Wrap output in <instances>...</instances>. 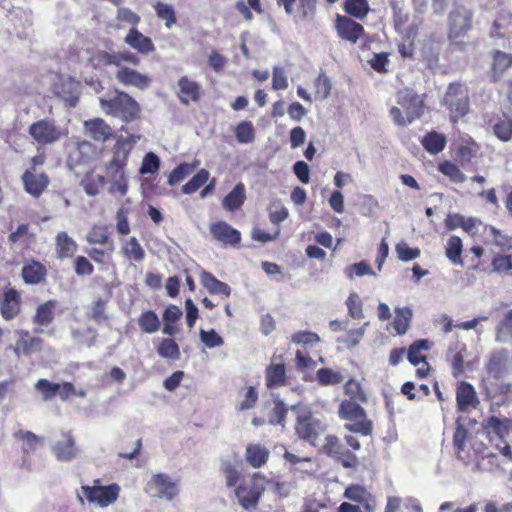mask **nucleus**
<instances>
[{
  "instance_id": "e2e57ef3",
  "label": "nucleus",
  "mask_w": 512,
  "mask_h": 512,
  "mask_svg": "<svg viewBox=\"0 0 512 512\" xmlns=\"http://www.w3.org/2000/svg\"><path fill=\"white\" fill-rule=\"evenodd\" d=\"M90 62L92 63V65L94 67L106 66V65L112 64V65H115L116 68H118V66L120 65L115 58V54H110L105 51L96 52L90 58Z\"/></svg>"
},
{
  "instance_id": "4c0bfd02",
  "label": "nucleus",
  "mask_w": 512,
  "mask_h": 512,
  "mask_svg": "<svg viewBox=\"0 0 512 512\" xmlns=\"http://www.w3.org/2000/svg\"><path fill=\"white\" fill-rule=\"evenodd\" d=\"M160 324L159 317L153 311L143 312L138 319L139 327L143 332L148 334L157 332L160 328Z\"/></svg>"
},
{
  "instance_id": "dca6fc26",
  "label": "nucleus",
  "mask_w": 512,
  "mask_h": 512,
  "mask_svg": "<svg viewBox=\"0 0 512 512\" xmlns=\"http://www.w3.org/2000/svg\"><path fill=\"white\" fill-rule=\"evenodd\" d=\"M21 295L15 289L6 290L0 300V312L4 319L12 320L20 312Z\"/></svg>"
},
{
  "instance_id": "473e14b6",
  "label": "nucleus",
  "mask_w": 512,
  "mask_h": 512,
  "mask_svg": "<svg viewBox=\"0 0 512 512\" xmlns=\"http://www.w3.org/2000/svg\"><path fill=\"white\" fill-rule=\"evenodd\" d=\"M14 438L22 442V450L24 453L34 452L44 443L42 437H39L30 431L19 430L14 433Z\"/></svg>"
},
{
  "instance_id": "20e7f679",
  "label": "nucleus",
  "mask_w": 512,
  "mask_h": 512,
  "mask_svg": "<svg viewBox=\"0 0 512 512\" xmlns=\"http://www.w3.org/2000/svg\"><path fill=\"white\" fill-rule=\"evenodd\" d=\"M295 415V432L304 440L315 445L316 439L325 431V425L312 414L307 405L298 404L291 406Z\"/></svg>"
},
{
  "instance_id": "ea45409f",
  "label": "nucleus",
  "mask_w": 512,
  "mask_h": 512,
  "mask_svg": "<svg viewBox=\"0 0 512 512\" xmlns=\"http://www.w3.org/2000/svg\"><path fill=\"white\" fill-rule=\"evenodd\" d=\"M395 312L394 328L398 334H405L412 319V310L408 307H402L396 308Z\"/></svg>"
},
{
  "instance_id": "ddd939ff",
  "label": "nucleus",
  "mask_w": 512,
  "mask_h": 512,
  "mask_svg": "<svg viewBox=\"0 0 512 512\" xmlns=\"http://www.w3.org/2000/svg\"><path fill=\"white\" fill-rule=\"evenodd\" d=\"M280 6H283L288 15L294 17L296 21L311 18L316 9L315 0H277Z\"/></svg>"
},
{
  "instance_id": "5701e85b",
  "label": "nucleus",
  "mask_w": 512,
  "mask_h": 512,
  "mask_svg": "<svg viewBox=\"0 0 512 512\" xmlns=\"http://www.w3.org/2000/svg\"><path fill=\"white\" fill-rule=\"evenodd\" d=\"M124 42L141 54H149L155 50L152 40L143 35L136 28H131L124 38Z\"/></svg>"
},
{
  "instance_id": "39448f33",
  "label": "nucleus",
  "mask_w": 512,
  "mask_h": 512,
  "mask_svg": "<svg viewBox=\"0 0 512 512\" xmlns=\"http://www.w3.org/2000/svg\"><path fill=\"white\" fill-rule=\"evenodd\" d=\"M444 106L449 110L450 119L456 122L469 112V94L465 85L452 83L443 98Z\"/></svg>"
},
{
  "instance_id": "2f4dec72",
  "label": "nucleus",
  "mask_w": 512,
  "mask_h": 512,
  "mask_svg": "<svg viewBox=\"0 0 512 512\" xmlns=\"http://www.w3.org/2000/svg\"><path fill=\"white\" fill-rule=\"evenodd\" d=\"M246 199L243 183H238L233 190L223 199L222 205L228 211L239 209Z\"/></svg>"
},
{
  "instance_id": "2eb2a0df",
  "label": "nucleus",
  "mask_w": 512,
  "mask_h": 512,
  "mask_svg": "<svg viewBox=\"0 0 512 512\" xmlns=\"http://www.w3.org/2000/svg\"><path fill=\"white\" fill-rule=\"evenodd\" d=\"M25 191L38 198L49 185V178L43 172H38L35 167L26 170L22 175Z\"/></svg>"
},
{
  "instance_id": "c9c22d12",
  "label": "nucleus",
  "mask_w": 512,
  "mask_h": 512,
  "mask_svg": "<svg viewBox=\"0 0 512 512\" xmlns=\"http://www.w3.org/2000/svg\"><path fill=\"white\" fill-rule=\"evenodd\" d=\"M495 340L498 343H512V309L505 314L499 323Z\"/></svg>"
},
{
  "instance_id": "393cba45",
  "label": "nucleus",
  "mask_w": 512,
  "mask_h": 512,
  "mask_svg": "<svg viewBox=\"0 0 512 512\" xmlns=\"http://www.w3.org/2000/svg\"><path fill=\"white\" fill-rule=\"evenodd\" d=\"M89 244H98L107 246L109 252L115 249L114 242L110 238L109 228L105 225H93L86 235Z\"/></svg>"
},
{
  "instance_id": "c756f323",
  "label": "nucleus",
  "mask_w": 512,
  "mask_h": 512,
  "mask_svg": "<svg viewBox=\"0 0 512 512\" xmlns=\"http://www.w3.org/2000/svg\"><path fill=\"white\" fill-rule=\"evenodd\" d=\"M201 284L211 293V294H222L225 297H229L231 293L230 287L215 278L212 274L208 272H202L200 278Z\"/></svg>"
},
{
  "instance_id": "e433bc0d",
  "label": "nucleus",
  "mask_w": 512,
  "mask_h": 512,
  "mask_svg": "<svg viewBox=\"0 0 512 512\" xmlns=\"http://www.w3.org/2000/svg\"><path fill=\"white\" fill-rule=\"evenodd\" d=\"M104 184V176L95 174L93 172L87 173L81 180V186L83 187L84 191L90 196L97 195L100 189L104 186Z\"/></svg>"
},
{
  "instance_id": "9d476101",
  "label": "nucleus",
  "mask_w": 512,
  "mask_h": 512,
  "mask_svg": "<svg viewBox=\"0 0 512 512\" xmlns=\"http://www.w3.org/2000/svg\"><path fill=\"white\" fill-rule=\"evenodd\" d=\"M472 12L463 6H456L449 13V37L451 40L463 38L472 28Z\"/></svg>"
},
{
  "instance_id": "c03bdc74",
  "label": "nucleus",
  "mask_w": 512,
  "mask_h": 512,
  "mask_svg": "<svg viewBox=\"0 0 512 512\" xmlns=\"http://www.w3.org/2000/svg\"><path fill=\"white\" fill-rule=\"evenodd\" d=\"M445 143V137L436 132H431L427 134L422 140L423 146L431 154H437L440 151H442L445 146Z\"/></svg>"
},
{
  "instance_id": "b1692460",
  "label": "nucleus",
  "mask_w": 512,
  "mask_h": 512,
  "mask_svg": "<svg viewBox=\"0 0 512 512\" xmlns=\"http://www.w3.org/2000/svg\"><path fill=\"white\" fill-rule=\"evenodd\" d=\"M270 451L260 444L250 443L245 450V460L253 468L264 466L269 459Z\"/></svg>"
},
{
  "instance_id": "a18cd8bd",
  "label": "nucleus",
  "mask_w": 512,
  "mask_h": 512,
  "mask_svg": "<svg viewBox=\"0 0 512 512\" xmlns=\"http://www.w3.org/2000/svg\"><path fill=\"white\" fill-rule=\"evenodd\" d=\"M123 254L130 260L141 261L145 257V252L135 237H131L122 246Z\"/></svg>"
},
{
  "instance_id": "69168bd1",
  "label": "nucleus",
  "mask_w": 512,
  "mask_h": 512,
  "mask_svg": "<svg viewBox=\"0 0 512 512\" xmlns=\"http://www.w3.org/2000/svg\"><path fill=\"white\" fill-rule=\"evenodd\" d=\"M200 339L207 348L219 347L224 343L223 338L213 329L210 331L202 329L200 331Z\"/></svg>"
},
{
  "instance_id": "bb28decb",
  "label": "nucleus",
  "mask_w": 512,
  "mask_h": 512,
  "mask_svg": "<svg viewBox=\"0 0 512 512\" xmlns=\"http://www.w3.org/2000/svg\"><path fill=\"white\" fill-rule=\"evenodd\" d=\"M179 99L182 103L187 104L190 101H197L200 97L201 86L186 76L178 80Z\"/></svg>"
},
{
  "instance_id": "423d86ee",
  "label": "nucleus",
  "mask_w": 512,
  "mask_h": 512,
  "mask_svg": "<svg viewBox=\"0 0 512 512\" xmlns=\"http://www.w3.org/2000/svg\"><path fill=\"white\" fill-rule=\"evenodd\" d=\"M266 484V477L260 473H254L251 479L242 482L235 490L241 507L245 510L255 509Z\"/></svg>"
},
{
  "instance_id": "1a4fd4ad",
  "label": "nucleus",
  "mask_w": 512,
  "mask_h": 512,
  "mask_svg": "<svg viewBox=\"0 0 512 512\" xmlns=\"http://www.w3.org/2000/svg\"><path fill=\"white\" fill-rule=\"evenodd\" d=\"M28 132L41 145L53 144L64 136L63 131L53 121L47 119H41L31 124Z\"/></svg>"
},
{
  "instance_id": "338daca9",
  "label": "nucleus",
  "mask_w": 512,
  "mask_h": 512,
  "mask_svg": "<svg viewBox=\"0 0 512 512\" xmlns=\"http://www.w3.org/2000/svg\"><path fill=\"white\" fill-rule=\"evenodd\" d=\"M349 314L354 319L363 317L362 302L356 293H351L346 301Z\"/></svg>"
},
{
  "instance_id": "680f3d73",
  "label": "nucleus",
  "mask_w": 512,
  "mask_h": 512,
  "mask_svg": "<svg viewBox=\"0 0 512 512\" xmlns=\"http://www.w3.org/2000/svg\"><path fill=\"white\" fill-rule=\"evenodd\" d=\"M395 250L399 260L403 262L416 259L420 255V250L418 248H410L404 241L399 242L396 245Z\"/></svg>"
},
{
  "instance_id": "4be33fe9",
  "label": "nucleus",
  "mask_w": 512,
  "mask_h": 512,
  "mask_svg": "<svg viewBox=\"0 0 512 512\" xmlns=\"http://www.w3.org/2000/svg\"><path fill=\"white\" fill-rule=\"evenodd\" d=\"M456 400L458 409L462 412H468L471 409L476 408L478 404L474 388L466 382H461L458 386Z\"/></svg>"
},
{
  "instance_id": "a211bd4d",
  "label": "nucleus",
  "mask_w": 512,
  "mask_h": 512,
  "mask_svg": "<svg viewBox=\"0 0 512 512\" xmlns=\"http://www.w3.org/2000/svg\"><path fill=\"white\" fill-rule=\"evenodd\" d=\"M52 451L57 460L62 462H70L78 455L75 440L70 433L63 434L62 440L57 441L53 445Z\"/></svg>"
},
{
  "instance_id": "f3484780",
  "label": "nucleus",
  "mask_w": 512,
  "mask_h": 512,
  "mask_svg": "<svg viewBox=\"0 0 512 512\" xmlns=\"http://www.w3.org/2000/svg\"><path fill=\"white\" fill-rule=\"evenodd\" d=\"M210 233L216 240L226 245H236L241 240L240 232L224 221L212 224Z\"/></svg>"
},
{
  "instance_id": "72a5a7b5",
  "label": "nucleus",
  "mask_w": 512,
  "mask_h": 512,
  "mask_svg": "<svg viewBox=\"0 0 512 512\" xmlns=\"http://www.w3.org/2000/svg\"><path fill=\"white\" fill-rule=\"evenodd\" d=\"M512 66V54L500 50L493 53V78L496 81L506 70Z\"/></svg>"
},
{
  "instance_id": "9b49d317",
  "label": "nucleus",
  "mask_w": 512,
  "mask_h": 512,
  "mask_svg": "<svg viewBox=\"0 0 512 512\" xmlns=\"http://www.w3.org/2000/svg\"><path fill=\"white\" fill-rule=\"evenodd\" d=\"M115 79L126 87H135L139 90H146L151 85L149 75L141 73L127 65H119L115 72Z\"/></svg>"
},
{
  "instance_id": "7ed1b4c3",
  "label": "nucleus",
  "mask_w": 512,
  "mask_h": 512,
  "mask_svg": "<svg viewBox=\"0 0 512 512\" xmlns=\"http://www.w3.org/2000/svg\"><path fill=\"white\" fill-rule=\"evenodd\" d=\"M80 492L77 498L81 504L85 498L90 505L105 509L118 500L121 487L117 483L102 485L100 479H95L91 485H82Z\"/></svg>"
},
{
  "instance_id": "49530a36",
  "label": "nucleus",
  "mask_w": 512,
  "mask_h": 512,
  "mask_svg": "<svg viewBox=\"0 0 512 512\" xmlns=\"http://www.w3.org/2000/svg\"><path fill=\"white\" fill-rule=\"evenodd\" d=\"M153 7L157 16L165 21L166 28L170 29L176 23L175 11L171 5L157 1Z\"/></svg>"
},
{
  "instance_id": "7c9ffc66",
  "label": "nucleus",
  "mask_w": 512,
  "mask_h": 512,
  "mask_svg": "<svg viewBox=\"0 0 512 512\" xmlns=\"http://www.w3.org/2000/svg\"><path fill=\"white\" fill-rule=\"evenodd\" d=\"M46 276V268L39 262L32 261L22 269V277L27 284H38Z\"/></svg>"
},
{
  "instance_id": "cd10ccee",
  "label": "nucleus",
  "mask_w": 512,
  "mask_h": 512,
  "mask_svg": "<svg viewBox=\"0 0 512 512\" xmlns=\"http://www.w3.org/2000/svg\"><path fill=\"white\" fill-rule=\"evenodd\" d=\"M265 381L268 388H276L286 384V371L282 362H272L265 372Z\"/></svg>"
},
{
  "instance_id": "8fccbe9b",
  "label": "nucleus",
  "mask_w": 512,
  "mask_h": 512,
  "mask_svg": "<svg viewBox=\"0 0 512 512\" xmlns=\"http://www.w3.org/2000/svg\"><path fill=\"white\" fill-rule=\"evenodd\" d=\"M139 139L140 136L136 135H132L130 137H120L114 146L113 153L117 155L119 154V156H123V158L128 159L131 150Z\"/></svg>"
},
{
  "instance_id": "13d9d810",
  "label": "nucleus",
  "mask_w": 512,
  "mask_h": 512,
  "mask_svg": "<svg viewBox=\"0 0 512 512\" xmlns=\"http://www.w3.org/2000/svg\"><path fill=\"white\" fill-rule=\"evenodd\" d=\"M344 428L350 432L368 436L371 433L372 424L367 418L355 419L354 421H350V423H346Z\"/></svg>"
},
{
  "instance_id": "0e129e2a",
  "label": "nucleus",
  "mask_w": 512,
  "mask_h": 512,
  "mask_svg": "<svg viewBox=\"0 0 512 512\" xmlns=\"http://www.w3.org/2000/svg\"><path fill=\"white\" fill-rule=\"evenodd\" d=\"M331 91L330 79L325 74H319L315 80L316 96L320 99H326Z\"/></svg>"
},
{
  "instance_id": "a19ab883",
  "label": "nucleus",
  "mask_w": 512,
  "mask_h": 512,
  "mask_svg": "<svg viewBox=\"0 0 512 512\" xmlns=\"http://www.w3.org/2000/svg\"><path fill=\"white\" fill-rule=\"evenodd\" d=\"M235 136L239 143L249 144L255 140V130L252 122L244 120L241 121L235 129Z\"/></svg>"
},
{
  "instance_id": "a878e982",
  "label": "nucleus",
  "mask_w": 512,
  "mask_h": 512,
  "mask_svg": "<svg viewBox=\"0 0 512 512\" xmlns=\"http://www.w3.org/2000/svg\"><path fill=\"white\" fill-rule=\"evenodd\" d=\"M55 250L58 258H71L77 251V243L66 232H58L55 237Z\"/></svg>"
},
{
  "instance_id": "5fc2aeb1",
  "label": "nucleus",
  "mask_w": 512,
  "mask_h": 512,
  "mask_svg": "<svg viewBox=\"0 0 512 512\" xmlns=\"http://www.w3.org/2000/svg\"><path fill=\"white\" fill-rule=\"evenodd\" d=\"M345 393L353 399L352 401H367L366 393L357 380L352 379L345 384Z\"/></svg>"
},
{
  "instance_id": "6ab92c4d",
  "label": "nucleus",
  "mask_w": 512,
  "mask_h": 512,
  "mask_svg": "<svg viewBox=\"0 0 512 512\" xmlns=\"http://www.w3.org/2000/svg\"><path fill=\"white\" fill-rule=\"evenodd\" d=\"M336 29L342 39L351 43H356L364 32L362 25L345 16L337 18Z\"/></svg>"
},
{
  "instance_id": "0eeeda50",
  "label": "nucleus",
  "mask_w": 512,
  "mask_h": 512,
  "mask_svg": "<svg viewBox=\"0 0 512 512\" xmlns=\"http://www.w3.org/2000/svg\"><path fill=\"white\" fill-rule=\"evenodd\" d=\"M146 492L152 498L172 501L178 495V486L172 478L164 473L155 474L146 485Z\"/></svg>"
},
{
  "instance_id": "6e6d98bb",
  "label": "nucleus",
  "mask_w": 512,
  "mask_h": 512,
  "mask_svg": "<svg viewBox=\"0 0 512 512\" xmlns=\"http://www.w3.org/2000/svg\"><path fill=\"white\" fill-rule=\"evenodd\" d=\"M439 170L455 183H462L466 180L464 173L451 162H444L440 164Z\"/></svg>"
},
{
  "instance_id": "f03ea898",
  "label": "nucleus",
  "mask_w": 512,
  "mask_h": 512,
  "mask_svg": "<svg viewBox=\"0 0 512 512\" xmlns=\"http://www.w3.org/2000/svg\"><path fill=\"white\" fill-rule=\"evenodd\" d=\"M99 102L107 115L119 118L125 123L138 119L141 114L139 103L123 91H116L115 95L109 98H100Z\"/></svg>"
},
{
  "instance_id": "774afa93",
  "label": "nucleus",
  "mask_w": 512,
  "mask_h": 512,
  "mask_svg": "<svg viewBox=\"0 0 512 512\" xmlns=\"http://www.w3.org/2000/svg\"><path fill=\"white\" fill-rule=\"evenodd\" d=\"M36 389L43 394L44 400H50L57 395L59 384L49 382L46 379H40L35 385Z\"/></svg>"
},
{
  "instance_id": "f8f14e48",
  "label": "nucleus",
  "mask_w": 512,
  "mask_h": 512,
  "mask_svg": "<svg viewBox=\"0 0 512 512\" xmlns=\"http://www.w3.org/2000/svg\"><path fill=\"white\" fill-rule=\"evenodd\" d=\"M488 375L499 379L512 371V355L506 349H500L491 353L486 364Z\"/></svg>"
},
{
  "instance_id": "de8ad7c7",
  "label": "nucleus",
  "mask_w": 512,
  "mask_h": 512,
  "mask_svg": "<svg viewBox=\"0 0 512 512\" xmlns=\"http://www.w3.org/2000/svg\"><path fill=\"white\" fill-rule=\"evenodd\" d=\"M209 172L205 169H200L191 180L182 186V192L184 194H193L202 185H204L209 179Z\"/></svg>"
},
{
  "instance_id": "4d7b16f0",
  "label": "nucleus",
  "mask_w": 512,
  "mask_h": 512,
  "mask_svg": "<svg viewBox=\"0 0 512 512\" xmlns=\"http://www.w3.org/2000/svg\"><path fill=\"white\" fill-rule=\"evenodd\" d=\"M344 272L349 279H353L354 276L374 275V272L366 261L351 264L345 268Z\"/></svg>"
},
{
  "instance_id": "6e6552de",
  "label": "nucleus",
  "mask_w": 512,
  "mask_h": 512,
  "mask_svg": "<svg viewBox=\"0 0 512 512\" xmlns=\"http://www.w3.org/2000/svg\"><path fill=\"white\" fill-rule=\"evenodd\" d=\"M126 158L113 153V158L106 167L107 177L111 184L110 192L118 193L121 196L127 193V179L125 175Z\"/></svg>"
},
{
  "instance_id": "864d4df0",
  "label": "nucleus",
  "mask_w": 512,
  "mask_h": 512,
  "mask_svg": "<svg viewBox=\"0 0 512 512\" xmlns=\"http://www.w3.org/2000/svg\"><path fill=\"white\" fill-rule=\"evenodd\" d=\"M159 167H160L159 157L153 152H148L142 160L139 172H140V174H143V175L144 174H153L159 170Z\"/></svg>"
},
{
  "instance_id": "f257e3e1",
  "label": "nucleus",
  "mask_w": 512,
  "mask_h": 512,
  "mask_svg": "<svg viewBox=\"0 0 512 512\" xmlns=\"http://www.w3.org/2000/svg\"><path fill=\"white\" fill-rule=\"evenodd\" d=\"M397 106H393L389 114L398 126L411 124L423 114L424 104L421 97L411 89L400 90L396 94Z\"/></svg>"
},
{
  "instance_id": "f704fd0d",
  "label": "nucleus",
  "mask_w": 512,
  "mask_h": 512,
  "mask_svg": "<svg viewBox=\"0 0 512 512\" xmlns=\"http://www.w3.org/2000/svg\"><path fill=\"white\" fill-rule=\"evenodd\" d=\"M445 255L454 265H462V240L458 236H451L447 240Z\"/></svg>"
},
{
  "instance_id": "3c124183",
  "label": "nucleus",
  "mask_w": 512,
  "mask_h": 512,
  "mask_svg": "<svg viewBox=\"0 0 512 512\" xmlns=\"http://www.w3.org/2000/svg\"><path fill=\"white\" fill-rule=\"evenodd\" d=\"M428 348L429 347H428V341L427 340H418V341L414 342L409 347V350H408V353H407V357H408L409 362L412 365H414V366H417L421 362H424L425 357L421 354V352L423 350H427Z\"/></svg>"
},
{
  "instance_id": "58836bf2",
  "label": "nucleus",
  "mask_w": 512,
  "mask_h": 512,
  "mask_svg": "<svg viewBox=\"0 0 512 512\" xmlns=\"http://www.w3.org/2000/svg\"><path fill=\"white\" fill-rule=\"evenodd\" d=\"M486 427L489 431L499 436L502 441L512 429V421L507 418L500 419L493 416L488 419Z\"/></svg>"
},
{
  "instance_id": "79ce46f5",
  "label": "nucleus",
  "mask_w": 512,
  "mask_h": 512,
  "mask_svg": "<svg viewBox=\"0 0 512 512\" xmlns=\"http://www.w3.org/2000/svg\"><path fill=\"white\" fill-rule=\"evenodd\" d=\"M157 352L165 359L178 360L180 358L179 346L170 338L162 339L157 348Z\"/></svg>"
},
{
  "instance_id": "4468645a",
  "label": "nucleus",
  "mask_w": 512,
  "mask_h": 512,
  "mask_svg": "<svg viewBox=\"0 0 512 512\" xmlns=\"http://www.w3.org/2000/svg\"><path fill=\"white\" fill-rule=\"evenodd\" d=\"M58 307L57 300H48L39 306L35 310V314L32 317V322L35 324L33 332L41 334L44 332V327H48L53 323L55 319V311Z\"/></svg>"
},
{
  "instance_id": "37998d69",
  "label": "nucleus",
  "mask_w": 512,
  "mask_h": 512,
  "mask_svg": "<svg viewBox=\"0 0 512 512\" xmlns=\"http://www.w3.org/2000/svg\"><path fill=\"white\" fill-rule=\"evenodd\" d=\"M199 162L196 161L195 163H182L179 166H177L169 175L168 178V184L170 186H173L179 182H181L183 179H185L188 175H190L198 166Z\"/></svg>"
},
{
  "instance_id": "052dcab7",
  "label": "nucleus",
  "mask_w": 512,
  "mask_h": 512,
  "mask_svg": "<svg viewBox=\"0 0 512 512\" xmlns=\"http://www.w3.org/2000/svg\"><path fill=\"white\" fill-rule=\"evenodd\" d=\"M491 267L493 272H512V255L495 256L491 262Z\"/></svg>"
},
{
  "instance_id": "c85d7f7f",
  "label": "nucleus",
  "mask_w": 512,
  "mask_h": 512,
  "mask_svg": "<svg viewBox=\"0 0 512 512\" xmlns=\"http://www.w3.org/2000/svg\"><path fill=\"white\" fill-rule=\"evenodd\" d=\"M338 413L341 419L347 421L367 418L365 410L356 401L352 400L343 401L339 406Z\"/></svg>"
},
{
  "instance_id": "aec40b11",
  "label": "nucleus",
  "mask_w": 512,
  "mask_h": 512,
  "mask_svg": "<svg viewBox=\"0 0 512 512\" xmlns=\"http://www.w3.org/2000/svg\"><path fill=\"white\" fill-rule=\"evenodd\" d=\"M344 497L353 502L360 503L366 512H373L376 508V500L374 496L363 486L351 485L347 487L344 492Z\"/></svg>"
},
{
  "instance_id": "09e8293b",
  "label": "nucleus",
  "mask_w": 512,
  "mask_h": 512,
  "mask_svg": "<svg viewBox=\"0 0 512 512\" xmlns=\"http://www.w3.org/2000/svg\"><path fill=\"white\" fill-rule=\"evenodd\" d=\"M316 378L318 382L323 386L337 385L344 380L340 372L334 371L330 368L319 369L316 373Z\"/></svg>"
},
{
  "instance_id": "603ef678",
  "label": "nucleus",
  "mask_w": 512,
  "mask_h": 512,
  "mask_svg": "<svg viewBox=\"0 0 512 512\" xmlns=\"http://www.w3.org/2000/svg\"><path fill=\"white\" fill-rule=\"evenodd\" d=\"M345 10L349 15L362 19L369 12V5L366 0H346Z\"/></svg>"
},
{
  "instance_id": "bf43d9fd",
  "label": "nucleus",
  "mask_w": 512,
  "mask_h": 512,
  "mask_svg": "<svg viewBox=\"0 0 512 512\" xmlns=\"http://www.w3.org/2000/svg\"><path fill=\"white\" fill-rule=\"evenodd\" d=\"M494 134L502 141H509L512 137V121L504 118L495 123Z\"/></svg>"
},
{
  "instance_id": "412c9836",
  "label": "nucleus",
  "mask_w": 512,
  "mask_h": 512,
  "mask_svg": "<svg viewBox=\"0 0 512 512\" xmlns=\"http://www.w3.org/2000/svg\"><path fill=\"white\" fill-rule=\"evenodd\" d=\"M85 133L93 140L105 142L112 137V128L101 118H94L84 122Z\"/></svg>"
}]
</instances>
